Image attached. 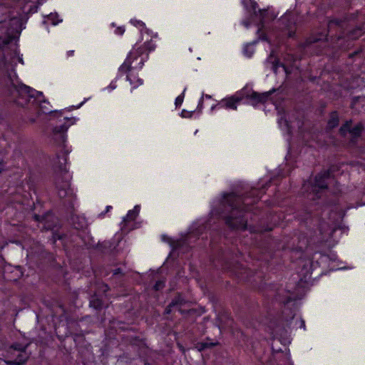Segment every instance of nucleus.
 Returning <instances> with one entry per match:
<instances>
[{
  "label": "nucleus",
  "mask_w": 365,
  "mask_h": 365,
  "mask_svg": "<svg viewBox=\"0 0 365 365\" xmlns=\"http://www.w3.org/2000/svg\"><path fill=\"white\" fill-rule=\"evenodd\" d=\"M138 50L131 51L119 68L121 73H127V81L130 82L132 88H136L143 83L136 71L143 67L145 57L138 55Z\"/></svg>",
  "instance_id": "1"
},
{
  "label": "nucleus",
  "mask_w": 365,
  "mask_h": 365,
  "mask_svg": "<svg viewBox=\"0 0 365 365\" xmlns=\"http://www.w3.org/2000/svg\"><path fill=\"white\" fill-rule=\"evenodd\" d=\"M243 200L241 197L230 193L225 197L224 203L231 209V215L227 217L226 223L235 229L245 230L247 227V221L244 219L241 207Z\"/></svg>",
  "instance_id": "2"
},
{
  "label": "nucleus",
  "mask_w": 365,
  "mask_h": 365,
  "mask_svg": "<svg viewBox=\"0 0 365 365\" xmlns=\"http://www.w3.org/2000/svg\"><path fill=\"white\" fill-rule=\"evenodd\" d=\"M329 174L324 171L318 174L314 179V182L310 185V191L308 194V198L312 200L321 197V192L327 188V182Z\"/></svg>",
  "instance_id": "3"
},
{
  "label": "nucleus",
  "mask_w": 365,
  "mask_h": 365,
  "mask_svg": "<svg viewBox=\"0 0 365 365\" xmlns=\"http://www.w3.org/2000/svg\"><path fill=\"white\" fill-rule=\"evenodd\" d=\"M11 93L15 97L16 103L21 106L26 105L33 97L32 89L26 85L11 86Z\"/></svg>",
  "instance_id": "4"
},
{
  "label": "nucleus",
  "mask_w": 365,
  "mask_h": 365,
  "mask_svg": "<svg viewBox=\"0 0 365 365\" xmlns=\"http://www.w3.org/2000/svg\"><path fill=\"white\" fill-rule=\"evenodd\" d=\"M26 346H21L20 344H15L11 346L9 352L16 356V358L14 360L6 361V363L9 365H21L24 364L29 357L26 352Z\"/></svg>",
  "instance_id": "5"
},
{
  "label": "nucleus",
  "mask_w": 365,
  "mask_h": 365,
  "mask_svg": "<svg viewBox=\"0 0 365 365\" xmlns=\"http://www.w3.org/2000/svg\"><path fill=\"white\" fill-rule=\"evenodd\" d=\"M364 130V127L361 123H357L354 125H351V121L344 123V135L345 133H349L352 143H355L359 139H361Z\"/></svg>",
  "instance_id": "6"
},
{
  "label": "nucleus",
  "mask_w": 365,
  "mask_h": 365,
  "mask_svg": "<svg viewBox=\"0 0 365 365\" xmlns=\"http://www.w3.org/2000/svg\"><path fill=\"white\" fill-rule=\"evenodd\" d=\"M243 97L241 95L235 94L230 97L223 98L220 103L219 106L226 109L237 110V105L242 101Z\"/></svg>",
  "instance_id": "7"
},
{
  "label": "nucleus",
  "mask_w": 365,
  "mask_h": 365,
  "mask_svg": "<svg viewBox=\"0 0 365 365\" xmlns=\"http://www.w3.org/2000/svg\"><path fill=\"white\" fill-rule=\"evenodd\" d=\"M155 43L152 41H146L143 46L138 48H134L133 50H138V55H143L145 57V60L148 58V52L153 51L155 48Z\"/></svg>",
  "instance_id": "8"
},
{
  "label": "nucleus",
  "mask_w": 365,
  "mask_h": 365,
  "mask_svg": "<svg viewBox=\"0 0 365 365\" xmlns=\"http://www.w3.org/2000/svg\"><path fill=\"white\" fill-rule=\"evenodd\" d=\"M72 223L73 227L77 230H83L88 227L87 220L83 215H73L72 217Z\"/></svg>",
  "instance_id": "9"
},
{
  "label": "nucleus",
  "mask_w": 365,
  "mask_h": 365,
  "mask_svg": "<svg viewBox=\"0 0 365 365\" xmlns=\"http://www.w3.org/2000/svg\"><path fill=\"white\" fill-rule=\"evenodd\" d=\"M185 300L180 295H178L172 300V302L169 304L168 307L166 308V313L169 314L173 309H177L179 312H181L180 307L183 304Z\"/></svg>",
  "instance_id": "10"
},
{
  "label": "nucleus",
  "mask_w": 365,
  "mask_h": 365,
  "mask_svg": "<svg viewBox=\"0 0 365 365\" xmlns=\"http://www.w3.org/2000/svg\"><path fill=\"white\" fill-rule=\"evenodd\" d=\"M58 194L61 198H65L67 197H72L73 191L70 188L69 184L65 182L62 187H58Z\"/></svg>",
  "instance_id": "11"
},
{
  "label": "nucleus",
  "mask_w": 365,
  "mask_h": 365,
  "mask_svg": "<svg viewBox=\"0 0 365 365\" xmlns=\"http://www.w3.org/2000/svg\"><path fill=\"white\" fill-rule=\"evenodd\" d=\"M364 34V29L361 27H356L351 30H349L346 36L349 39H357L360 36H361Z\"/></svg>",
  "instance_id": "12"
},
{
  "label": "nucleus",
  "mask_w": 365,
  "mask_h": 365,
  "mask_svg": "<svg viewBox=\"0 0 365 365\" xmlns=\"http://www.w3.org/2000/svg\"><path fill=\"white\" fill-rule=\"evenodd\" d=\"M248 97L255 103H263L267 100L268 96L264 93L260 94L256 92H252L250 96H248Z\"/></svg>",
  "instance_id": "13"
},
{
  "label": "nucleus",
  "mask_w": 365,
  "mask_h": 365,
  "mask_svg": "<svg viewBox=\"0 0 365 365\" xmlns=\"http://www.w3.org/2000/svg\"><path fill=\"white\" fill-rule=\"evenodd\" d=\"M259 16H260V19H261L262 28L264 27V24L267 21V20H268L269 19H274L273 15L270 14L269 12L267 10L259 11Z\"/></svg>",
  "instance_id": "14"
},
{
  "label": "nucleus",
  "mask_w": 365,
  "mask_h": 365,
  "mask_svg": "<svg viewBox=\"0 0 365 365\" xmlns=\"http://www.w3.org/2000/svg\"><path fill=\"white\" fill-rule=\"evenodd\" d=\"M339 123V117L336 113H332L328 121V128L332 129L335 128Z\"/></svg>",
  "instance_id": "15"
},
{
  "label": "nucleus",
  "mask_w": 365,
  "mask_h": 365,
  "mask_svg": "<svg viewBox=\"0 0 365 365\" xmlns=\"http://www.w3.org/2000/svg\"><path fill=\"white\" fill-rule=\"evenodd\" d=\"M90 305L95 309H100L103 306L101 300L96 296L92 297L91 300L90 301Z\"/></svg>",
  "instance_id": "16"
},
{
  "label": "nucleus",
  "mask_w": 365,
  "mask_h": 365,
  "mask_svg": "<svg viewBox=\"0 0 365 365\" xmlns=\"http://www.w3.org/2000/svg\"><path fill=\"white\" fill-rule=\"evenodd\" d=\"M138 214V211L135 208L133 210H130L127 214L126 217L124 218V221H132L134 220Z\"/></svg>",
  "instance_id": "17"
},
{
  "label": "nucleus",
  "mask_w": 365,
  "mask_h": 365,
  "mask_svg": "<svg viewBox=\"0 0 365 365\" xmlns=\"http://www.w3.org/2000/svg\"><path fill=\"white\" fill-rule=\"evenodd\" d=\"M217 344V343H204V344H202V349H205V348H207V347H210V346H215Z\"/></svg>",
  "instance_id": "18"
},
{
  "label": "nucleus",
  "mask_w": 365,
  "mask_h": 365,
  "mask_svg": "<svg viewBox=\"0 0 365 365\" xmlns=\"http://www.w3.org/2000/svg\"><path fill=\"white\" fill-rule=\"evenodd\" d=\"M360 100H361L360 97H357V98H354L353 101L352 106L353 107L355 106L356 103L359 102Z\"/></svg>",
  "instance_id": "19"
},
{
  "label": "nucleus",
  "mask_w": 365,
  "mask_h": 365,
  "mask_svg": "<svg viewBox=\"0 0 365 365\" xmlns=\"http://www.w3.org/2000/svg\"><path fill=\"white\" fill-rule=\"evenodd\" d=\"M182 101V98L180 97V96H178L176 100H175V103L178 105V104H180Z\"/></svg>",
  "instance_id": "20"
},
{
  "label": "nucleus",
  "mask_w": 365,
  "mask_h": 365,
  "mask_svg": "<svg viewBox=\"0 0 365 365\" xmlns=\"http://www.w3.org/2000/svg\"><path fill=\"white\" fill-rule=\"evenodd\" d=\"M102 289H103V292H107V291H108V286H107L106 284H103V285H102Z\"/></svg>",
  "instance_id": "21"
},
{
  "label": "nucleus",
  "mask_w": 365,
  "mask_h": 365,
  "mask_svg": "<svg viewBox=\"0 0 365 365\" xmlns=\"http://www.w3.org/2000/svg\"><path fill=\"white\" fill-rule=\"evenodd\" d=\"M161 286V283L160 282H157L155 285V289H158L160 288V287Z\"/></svg>",
  "instance_id": "22"
},
{
  "label": "nucleus",
  "mask_w": 365,
  "mask_h": 365,
  "mask_svg": "<svg viewBox=\"0 0 365 365\" xmlns=\"http://www.w3.org/2000/svg\"><path fill=\"white\" fill-rule=\"evenodd\" d=\"M138 25L140 26H145L144 23H143L141 21H138Z\"/></svg>",
  "instance_id": "23"
},
{
  "label": "nucleus",
  "mask_w": 365,
  "mask_h": 365,
  "mask_svg": "<svg viewBox=\"0 0 365 365\" xmlns=\"http://www.w3.org/2000/svg\"><path fill=\"white\" fill-rule=\"evenodd\" d=\"M110 209H112V207L111 206H107L106 207V212H108Z\"/></svg>",
  "instance_id": "24"
},
{
  "label": "nucleus",
  "mask_w": 365,
  "mask_h": 365,
  "mask_svg": "<svg viewBox=\"0 0 365 365\" xmlns=\"http://www.w3.org/2000/svg\"><path fill=\"white\" fill-rule=\"evenodd\" d=\"M361 158H363L364 160H365V152H362V153H361Z\"/></svg>",
  "instance_id": "25"
},
{
  "label": "nucleus",
  "mask_w": 365,
  "mask_h": 365,
  "mask_svg": "<svg viewBox=\"0 0 365 365\" xmlns=\"http://www.w3.org/2000/svg\"><path fill=\"white\" fill-rule=\"evenodd\" d=\"M73 52H74L73 51H68V56H72V55L73 54Z\"/></svg>",
  "instance_id": "26"
},
{
  "label": "nucleus",
  "mask_w": 365,
  "mask_h": 365,
  "mask_svg": "<svg viewBox=\"0 0 365 365\" xmlns=\"http://www.w3.org/2000/svg\"><path fill=\"white\" fill-rule=\"evenodd\" d=\"M3 165L1 163H0V172L3 170Z\"/></svg>",
  "instance_id": "27"
},
{
  "label": "nucleus",
  "mask_w": 365,
  "mask_h": 365,
  "mask_svg": "<svg viewBox=\"0 0 365 365\" xmlns=\"http://www.w3.org/2000/svg\"><path fill=\"white\" fill-rule=\"evenodd\" d=\"M334 24H335V21H331L330 22V24H329V26H332L334 25Z\"/></svg>",
  "instance_id": "28"
},
{
  "label": "nucleus",
  "mask_w": 365,
  "mask_h": 365,
  "mask_svg": "<svg viewBox=\"0 0 365 365\" xmlns=\"http://www.w3.org/2000/svg\"><path fill=\"white\" fill-rule=\"evenodd\" d=\"M301 324H302V327H304L305 325H304V321L301 322Z\"/></svg>",
  "instance_id": "29"
},
{
  "label": "nucleus",
  "mask_w": 365,
  "mask_h": 365,
  "mask_svg": "<svg viewBox=\"0 0 365 365\" xmlns=\"http://www.w3.org/2000/svg\"><path fill=\"white\" fill-rule=\"evenodd\" d=\"M245 26H247V27L248 26V24H247V23H245Z\"/></svg>",
  "instance_id": "30"
}]
</instances>
